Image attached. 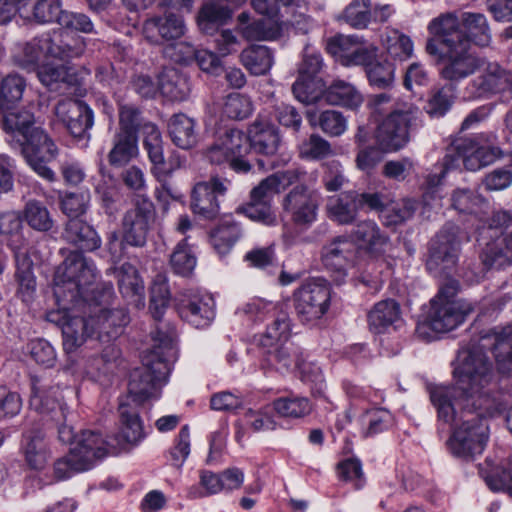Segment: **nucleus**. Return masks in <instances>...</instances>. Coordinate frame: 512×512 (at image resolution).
<instances>
[{
  "mask_svg": "<svg viewBox=\"0 0 512 512\" xmlns=\"http://www.w3.org/2000/svg\"><path fill=\"white\" fill-rule=\"evenodd\" d=\"M455 385L435 386L430 391L438 417L454 430L447 445L459 458L482 454L488 438L487 418L500 409L492 391L491 368L485 358L462 353L453 370Z\"/></svg>",
  "mask_w": 512,
  "mask_h": 512,
  "instance_id": "f257e3e1",
  "label": "nucleus"
},
{
  "mask_svg": "<svg viewBox=\"0 0 512 512\" xmlns=\"http://www.w3.org/2000/svg\"><path fill=\"white\" fill-rule=\"evenodd\" d=\"M98 272L94 262L77 251L70 252L54 276V295L63 306L76 305L80 300L89 303L88 318L64 314L61 329L63 348L74 352L88 337L97 334L99 340L116 337L129 319L124 309L108 310L97 303L94 293L97 288Z\"/></svg>",
  "mask_w": 512,
  "mask_h": 512,
  "instance_id": "f03ea898",
  "label": "nucleus"
},
{
  "mask_svg": "<svg viewBox=\"0 0 512 512\" xmlns=\"http://www.w3.org/2000/svg\"><path fill=\"white\" fill-rule=\"evenodd\" d=\"M3 113V129L20 148L28 165L43 179L55 180V173L47 163L55 159L58 149L40 128L35 126L34 115L28 110Z\"/></svg>",
  "mask_w": 512,
  "mask_h": 512,
  "instance_id": "7ed1b4c3",
  "label": "nucleus"
},
{
  "mask_svg": "<svg viewBox=\"0 0 512 512\" xmlns=\"http://www.w3.org/2000/svg\"><path fill=\"white\" fill-rule=\"evenodd\" d=\"M160 344L146 352L142 364L135 368L130 375L128 394L120 401H129L132 405L141 406L145 402L160 397L161 388L166 384L170 373V359L174 357V345L171 335L160 336Z\"/></svg>",
  "mask_w": 512,
  "mask_h": 512,
  "instance_id": "20e7f679",
  "label": "nucleus"
},
{
  "mask_svg": "<svg viewBox=\"0 0 512 512\" xmlns=\"http://www.w3.org/2000/svg\"><path fill=\"white\" fill-rule=\"evenodd\" d=\"M459 283L449 279L441 285L437 295L430 301L426 323L437 333H446L464 322L465 317L473 311L471 304L457 298Z\"/></svg>",
  "mask_w": 512,
  "mask_h": 512,
  "instance_id": "39448f33",
  "label": "nucleus"
},
{
  "mask_svg": "<svg viewBox=\"0 0 512 512\" xmlns=\"http://www.w3.org/2000/svg\"><path fill=\"white\" fill-rule=\"evenodd\" d=\"M107 441L94 431H83L73 443L69 453L54 463V474L58 480L72 477L91 469L97 460L108 454Z\"/></svg>",
  "mask_w": 512,
  "mask_h": 512,
  "instance_id": "423d86ee",
  "label": "nucleus"
},
{
  "mask_svg": "<svg viewBox=\"0 0 512 512\" xmlns=\"http://www.w3.org/2000/svg\"><path fill=\"white\" fill-rule=\"evenodd\" d=\"M502 156L499 147L482 143L480 139H461L453 143L451 149L444 157L445 170L440 175H429L427 182L433 187L440 183L446 170L458 166L456 163L461 160L464 167L469 171H477L495 162Z\"/></svg>",
  "mask_w": 512,
  "mask_h": 512,
  "instance_id": "0eeeda50",
  "label": "nucleus"
},
{
  "mask_svg": "<svg viewBox=\"0 0 512 512\" xmlns=\"http://www.w3.org/2000/svg\"><path fill=\"white\" fill-rule=\"evenodd\" d=\"M477 72L478 75L465 87V95L468 99L490 98L507 90L512 93V71L503 68L497 62L481 58V65ZM505 125L512 133V110L506 115Z\"/></svg>",
  "mask_w": 512,
  "mask_h": 512,
  "instance_id": "6e6552de",
  "label": "nucleus"
},
{
  "mask_svg": "<svg viewBox=\"0 0 512 512\" xmlns=\"http://www.w3.org/2000/svg\"><path fill=\"white\" fill-rule=\"evenodd\" d=\"M484 349L492 350L499 372L503 374L512 373V325L493 329L490 333L481 336L477 343H471L467 347L460 349L454 368L458 365L462 353L481 355L488 362L493 378V366L486 356Z\"/></svg>",
  "mask_w": 512,
  "mask_h": 512,
  "instance_id": "1a4fd4ad",
  "label": "nucleus"
},
{
  "mask_svg": "<svg viewBox=\"0 0 512 512\" xmlns=\"http://www.w3.org/2000/svg\"><path fill=\"white\" fill-rule=\"evenodd\" d=\"M295 311L303 323L320 319L328 310L330 289L322 279L304 282L293 294Z\"/></svg>",
  "mask_w": 512,
  "mask_h": 512,
  "instance_id": "9d476101",
  "label": "nucleus"
},
{
  "mask_svg": "<svg viewBox=\"0 0 512 512\" xmlns=\"http://www.w3.org/2000/svg\"><path fill=\"white\" fill-rule=\"evenodd\" d=\"M459 228L445 225L430 245L427 269L435 276L447 274L458 262L460 251Z\"/></svg>",
  "mask_w": 512,
  "mask_h": 512,
  "instance_id": "9b49d317",
  "label": "nucleus"
},
{
  "mask_svg": "<svg viewBox=\"0 0 512 512\" xmlns=\"http://www.w3.org/2000/svg\"><path fill=\"white\" fill-rule=\"evenodd\" d=\"M427 29L432 37L427 40L426 51L432 56L469 41L461 28V18L458 19L453 13L432 19Z\"/></svg>",
  "mask_w": 512,
  "mask_h": 512,
  "instance_id": "f8f14e48",
  "label": "nucleus"
},
{
  "mask_svg": "<svg viewBox=\"0 0 512 512\" xmlns=\"http://www.w3.org/2000/svg\"><path fill=\"white\" fill-rule=\"evenodd\" d=\"M412 111H395L386 116L375 131L376 145L382 152H395L409 141Z\"/></svg>",
  "mask_w": 512,
  "mask_h": 512,
  "instance_id": "ddd939ff",
  "label": "nucleus"
},
{
  "mask_svg": "<svg viewBox=\"0 0 512 512\" xmlns=\"http://www.w3.org/2000/svg\"><path fill=\"white\" fill-rule=\"evenodd\" d=\"M153 222L152 202L146 199L138 201L122 218V244L132 247L145 246Z\"/></svg>",
  "mask_w": 512,
  "mask_h": 512,
  "instance_id": "4468645a",
  "label": "nucleus"
},
{
  "mask_svg": "<svg viewBox=\"0 0 512 512\" xmlns=\"http://www.w3.org/2000/svg\"><path fill=\"white\" fill-rule=\"evenodd\" d=\"M319 199L317 191H311L305 186H296L282 200L283 214L295 225L308 227L317 218Z\"/></svg>",
  "mask_w": 512,
  "mask_h": 512,
  "instance_id": "2eb2a0df",
  "label": "nucleus"
},
{
  "mask_svg": "<svg viewBox=\"0 0 512 512\" xmlns=\"http://www.w3.org/2000/svg\"><path fill=\"white\" fill-rule=\"evenodd\" d=\"M439 57L443 60L440 75L451 82L461 81L474 74L481 65V58L470 52L469 41L456 47L442 50Z\"/></svg>",
  "mask_w": 512,
  "mask_h": 512,
  "instance_id": "dca6fc26",
  "label": "nucleus"
},
{
  "mask_svg": "<svg viewBox=\"0 0 512 512\" xmlns=\"http://www.w3.org/2000/svg\"><path fill=\"white\" fill-rule=\"evenodd\" d=\"M326 51L344 66L368 63L378 52L374 45L365 46L358 37L336 35L326 42Z\"/></svg>",
  "mask_w": 512,
  "mask_h": 512,
  "instance_id": "f3484780",
  "label": "nucleus"
},
{
  "mask_svg": "<svg viewBox=\"0 0 512 512\" xmlns=\"http://www.w3.org/2000/svg\"><path fill=\"white\" fill-rule=\"evenodd\" d=\"M177 305L181 318L196 328L208 327L215 318V302L208 293L185 292Z\"/></svg>",
  "mask_w": 512,
  "mask_h": 512,
  "instance_id": "a211bd4d",
  "label": "nucleus"
},
{
  "mask_svg": "<svg viewBox=\"0 0 512 512\" xmlns=\"http://www.w3.org/2000/svg\"><path fill=\"white\" fill-rule=\"evenodd\" d=\"M54 114L73 137L89 138L88 131L93 126L94 117L92 110L85 103L72 99L60 101L54 109Z\"/></svg>",
  "mask_w": 512,
  "mask_h": 512,
  "instance_id": "6ab92c4d",
  "label": "nucleus"
},
{
  "mask_svg": "<svg viewBox=\"0 0 512 512\" xmlns=\"http://www.w3.org/2000/svg\"><path fill=\"white\" fill-rule=\"evenodd\" d=\"M226 191V182L217 177L197 183L191 196L192 211L204 219L215 218L220 210L219 197L224 196Z\"/></svg>",
  "mask_w": 512,
  "mask_h": 512,
  "instance_id": "aec40b11",
  "label": "nucleus"
},
{
  "mask_svg": "<svg viewBox=\"0 0 512 512\" xmlns=\"http://www.w3.org/2000/svg\"><path fill=\"white\" fill-rule=\"evenodd\" d=\"M142 135L144 149L153 165V172L157 177L168 176L173 170L182 166L183 161L179 156L171 158L169 160V167L166 166L162 135L154 123H144Z\"/></svg>",
  "mask_w": 512,
  "mask_h": 512,
  "instance_id": "412c9836",
  "label": "nucleus"
},
{
  "mask_svg": "<svg viewBox=\"0 0 512 512\" xmlns=\"http://www.w3.org/2000/svg\"><path fill=\"white\" fill-rule=\"evenodd\" d=\"M250 151L264 156L277 153L281 137L276 126L265 116L259 115L248 127Z\"/></svg>",
  "mask_w": 512,
  "mask_h": 512,
  "instance_id": "4be33fe9",
  "label": "nucleus"
},
{
  "mask_svg": "<svg viewBox=\"0 0 512 512\" xmlns=\"http://www.w3.org/2000/svg\"><path fill=\"white\" fill-rule=\"evenodd\" d=\"M42 45L50 57L71 60L83 55L86 43L83 37L67 30H57L42 35Z\"/></svg>",
  "mask_w": 512,
  "mask_h": 512,
  "instance_id": "5701e85b",
  "label": "nucleus"
},
{
  "mask_svg": "<svg viewBox=\"0 0 512 512\" xmlns=\"http://www.w3.org/2000/svg\"><path fill=\"white\" fill-rule=\"evenodd\" d=\"M185 31L186 25L183 18L174 13L151 17L143 24V34L151 43L179 39Z\"/></svg>",
  "mask_w": 512,
  "mask_h": 512,
  "instance_id": "b1692460",
  "label": "nucleus"
},
{
  "mask_svg": "<svg viewBox=\"0 0 512 512\" xmlns=\"http://www.w3.org/2000/svg\"><path fill=\"white\" fill-rule=\"evenodd\" d=\"M350 236L354 247L372 255L384 253L390 241L388 234L370 219L356 223Z\"/></svg>",
  "mask_w": 512,
  "mask_h": 512,
  "instance_id": "393cba45",
  "label": "nucleus"
},
{
  "mask_svg": "<svg viewBox=\"0 0 512 512\" xmlns=\"http://www.w3.org/2000/svg\"><path fill=\"white\" fill-rule=\"evenodd\" d=\"M58 394V389L51 388L37 377L32 378L31 408L39 413L50 415L57 422L65 421L67 413V408L57 398Z\"/></svg>",
  "mask_w": 512,
  "mask_h": 512,
  "instance_id": "a878e982",
  "label": "nucleus"
},
{
  "mask_svg": "<svg viewBox=\"0 0 512 512\" xmlns=\"http://www.w3.org/2000/svg\"><path fill=\"white\" fill-rule=\"evenodd\" d=\"M119 445L124 448L125 445L136 446L144 438V428L139 416V406L132 405L129 401H119Z\"/></svg>",
  "mask_w": 512,
  "mask_h": 512,
  "instance_id": "bb28decb",
  "label": "nucleus"
},
{
  "mask_svg": "<svg viewBox=\"0 0 512 512\" xmlns=\"http://www.w3.org/2000/svg\"><path fill=\"white\" fill-rule=\"evenodd\" d=\"M354 256V244L343 236L333 239L322 251L324 265L341 277L345 276V271L352 263Z\"/></svg>",
  "mask_w": 512,
  "mask_h": 512,
  "instance_id": "cd10ccee",
  "label": "nucleus"
},
{
  "mask_svg": "<svg viewBox=\"0 0 512 512\" xmlns=\"http://www.w3.org/2000/svg\"><path fill=\"white\" fill-rule=\"evenodd\" d=\"M219 138L231 157V169L237 173H248L252 166L245 158L250 152L247 134L239 129H230Z\"/></svg>",
  "mask_w": 512,
  "mask_h": 512,
  "instance_id": "c85d7f7f",
  "label": "nucleus"
},
{
  "mask_svg": "<svg viewBox=\"0 0 512 512\" xmlns=\"http://www.w3.org/2000/svg\"><path fill=\"white\" fill-rule=\"evenodd\" d=\"M62 237L66 242L88 252L97 250L102 243L95 229L80 219H69Z\"/></svg>",
  "mask_w": 512,
  "mask_h": 512,
  "instance_id": "c756f323",
  "label": "nucleus"
},
{
  "mask_svg": "<svg viewBox=\"0 0 512 512\" xmlns=\"http://www.w3.org/2000/svg\"><path fill=\"white\" fill-rule=\"evenodd\" d=\"M264 349H266L265 361L282 373L297 369L302 360L299 348L288 341L264 347Z\"/></svg>",
  "mask_w": 512,
  "mask_h": 512,
  "instance_id": "7c9ffc66",
  "label": "nucleus"
},
{
  "mask_svg": "<svg viewBox=\"0 0 512 512\" xmlns=\"http://www.w3.org/2000/svg\"><path fill=\"white\" fill-rule=\"evenodd\" d=\"M400 321V307L395 300L380 301L368 313L369 328L374 333H384Z\"/></svg>",
  "mask_w": 512,
  "mask_h": 512,
  "instance_id": "2f4dec72",
  "label": "nucleus"
},
{
  "mask_svg": "<svg viewBox=\"0 0 512 512\" xmlns=\"http://www.w3.org/2000/svg\"><path fill=\"white\" fill-rule=\"evenodd\" d=\"M461 28L471 42L480 47H487L491 43V30L484 14L477 12H464L461 15Z\"/></svg>",
  "mask_w": 512,
  "mask_h": 512,
  "instance_id": "473e14b6",
  "label": "nucleus"
},
{
  "mask_svg": "<svg viewBox=\"0 0 512 512\" xmlns=\"http://www.w3.org/2000/svg\"><path fill=\"white\" fill-rule=\"evenodd\" d=\"M168 132L173 143L182 149H189L197 143L195 120L186 114H174L169 120Z\"/></svg>",
  "mask_w": 512,
  "mask_h": 512,
  "instance_id": "72a5a7b5",
  "label": "nucleus"
},
{
  "mask_svg": "<svg viewBox=\"0 0 512 512\" xmlns=\"http://www.w3.org/2000/svg\"><path fill=\"white\" fill-rule=\"evenodd\" d=\"M359 210L356 202V192L349 191L338 196L331 197L327 204V212L330 219L339 224L353 222Z\"/></svg>",
  "mask_w": 512,
  "mask_h": 512,
  "instance_id": "f704fd0d",
  "label": "nucleus"
},
{
  "mask_svg": "<svg viewBox=\"0 0 512 512\" xmlns=\"http://www.w3.org/2000/svg\"><path fill=\"white\" fill-rule=\"evenodd\" d=\"M325 101L330 105L356 109L363 103V96L351 83L335 80L325 91Z\"/></svg>",
  "mask_w": 512,
  "mask_h": 512,
  "instance_id": "c9c22d12",
  "label": "nucleus"
},
{
  "mask_svg": "<svg viewBox=\"0 0 512 512\" xmlns=\"http://www.w3.org/2000/svg\"><path fill=\"white\" fill-rule=\"evenodd\" d=\"M159 90L173 101H182L190 93L188 79L176 69H167L159 77Z\"/></svg>",
  "mask_w": 512,
  "mask_h": 512,
  "instance_id": "e433bc0d",
  "label": "nucleus"
},
{
  "mask_svg": "<svg viewBox=\"0 0 512 512\" xmlns=\"http://www.w3.org/2000/svg\"><path fill=\"white\" fill-rule=\"evenodd\" d=\"M241 62L253 75H264L271 69L274 58L267 46H251L242 51Z\"/></svg>",
  "mask_w": 512,
  "mask_h": 512,
  "instance_id": "4c0bfd02",
  "label": "nucleus"
},
{
  "mask_svg": "<svg viewBox=\"0 0 512 512\" xmlns=\"http://www.w3.org/2000/svg\"><path fill=\"white\" fill-rule=\"evenodd\" d=\"M231 17L232 11L228 7L210 2L201 7L197 23L202 32L213 34L218 27L226 24Z\"/></svg>",
  "mask_w": 512,
  "mask_h": 512,
  "instance_id": "58836bf2",
  "label": "nucleus"
},
{
  "mask_svg": "<svg viewBox=\"0 0 512 512\" xmlns=\"http://www.w3.org/2000/svg\"><path fill=\"white\" fill-rule=\"evenodd\" d=\"M272 318V322L267 326L266 331L260 338V345L263 348L286 342L291 335V321L285 311L282 309L278 310Z\"/></svg>",
  "mask_w": 512,
  "mask_h": 512,
  "instance_id": "ea45409f",
  "label": "nucleus"
},
{
  "mask_svg": "<svg viewBox=\"0 0 512 512\" xmlns=\"http://www.w3.org/2000/svg\"><path fill=\"white\" fill-rule=\"evenodd\" d=\"M326 83L322 77L299 75L292 86V92L302 103L312 104L321 97L325 99Z\"/></svg>",
  "mask_w": 512,
  "mask_h": 512,
  "instance_id": "a19ab883",
  "label": "nucleus"
},
{
  "mask_svg": "<svg viewBox=\"0 0 512 512\" xmlns=\"http://www.w3.org/2000/svg\"><path fill=\"white\" fill-rule=\"evenodd\" d=\"M382 45L386 52L395 60L405 61L413 55V42L402 32L390 29L382 37Z\"/></svg>",
  "mask_w": 512,
  "mask_h": 512,
  "instance_id": "79ce46f5",
  "label": "nucleus"
},
{
  "mask_svg": "<svg viewBox=\"0 0 512 512\" xmlns=\"http://www.w3.org/2000/svg\"><path fill=\"white\" fill-rule=\"evenodd\" d=\"M138 153L137 136L118 132L114 146L109 153V162L113 166H123Z\"/></svg>",
  "mask_w": 512,
  "mask_h": 512,
  "instance_id": "37998d69",
  "label": "nucleus"
},
{
  "mask_svg": "<svg viewBox=\"0 0 512 512\" xmlns=\"http://www.w3.org/2000/svg\"><path fill=\"white\" fill-rule=\"evenodd\" d=\"M273 409L280 417L297 419L308 415L312 406L308 398L290 395L274 400Z\"/></svg>",
  "mask_w": 512,
  "mask_h": 512,
  "instance_id": "c03bdc74",
  "label": "nucleus"
},
{
  "mask_svg": "<svg viewBox=\"0 0 512 512\" xmlns=\"http://www.w3.org/2000/svg\"><path fill=\"white\" fill-rule=\"evenodd\" d=\"M378 52L368 63H361L365 67L366 75L371 85L378 88L390 87L395 79V68L388 61H377Z\"/></svg>",
  "mask_w": 512,
  "mask_h": 512,
  "instance_id": "a18cd8bd",
  "label": "nucleus"
},
{
  "mask_svg": "<svg viewBox=\"0 0 512 512\" xmlns=\"http://www.w3.org/2000/svg\"><path fill=\"white\" fill-rule=\"evenodd\" d=\"M70 68L64 64L45 62L37 68L40 82L50 90H57L61 84L72 82L73 75Z\"/></svg>",
  "mask_w": 512,
  "mask_h": 512,
  "instance_id": "49530a36",
  "label": "nucleus"
},
{
  "mask_svg": "<svg viewBox=\"0 0 512 512\" xmlns=\"http://www.w3.org/2000/svg\"><path fill=\"white\" fill-rule=\"evenodd\" d=\"M340 19L355 29H365L372 21L371 0H352L343 10Z\"/></svg>",
  "mask_w": 512,
  "mask_h": 512,
  "instance_id": "de8ad7c7",
  "label": "nucleus"
},
{
  "mask_svg": "<svg viewBox=\"0 0 512 512\" xmlns=\"http://www.w3.org/2000/svg\"><path fill=\"white\" fill-rule=\"evenodd\" d=\"M485 269L501 270L512 265V252L502 240L487 244L480 255Z\"/></svg>",
  "mask_w": 512,
  "mask_h": 512,
  "instance_id": "09e8293b",
  "label": "nucleus"
},
{
  "mask_svg": "<svg viewBox=\"0 0 512 512\" xmlns=\"http://www.w3.org/2000/svg\"><path fill=\"white\" fill-rule=\"evenodd\" d=\"M454 97V87L451 84L435 88L431 91L424 109L431 117H442L451 108Z\"/></svg>",
  "mask_w": 512,
  "mask_h": 512,
  "instance_id": "8fccbe9b",
  "label": "nucleus"
},
{
  "mask_svg": "<svg viewBox=\"0 0 512 512\" xmlns=\"http://www.w3.org/2000/svg\"><path fill=\"white\" fill-rule=\"evenodd\" d=\"M29 15L39 23H49L59 20L62 9L59 0H24Z\"/></svg>",
  "mask_w": 512,
  "mask_h": 512,
  "instance_id": "3c124183",
  "label": "nucleus"
},
{
  "mask_svg": "<svg viewBox=\"0 0 512 512\" xmlns=\"http://www.w3.org/2000/svg\"><path fill=\"white\" fill-rule=\"evenodd\" d=\"M25 81L19 75H8L0 86V111L11 110L13 105L21 100Z\"/></svg>",
  "mask_w": 512,
  "mask_h": 512,
  "instance_id": "603ef678",
  "label": "nucleus"
},
{
  "mask_svg": "<svg viewBox=\"0 0 512 512\" xmlns=\"http://www.w3.org/2000/svg\"><path fill=\"white\" fill-rule=\"evenodd\" d=\"M120 356V350L115 345L107 346L101 356H87L83 362L85 373L92 378H99L108 371V365L113 363Z\"/></svg>",
  "mask_w": 512,
  "mask_h": 512,
  "instance_id": "864d4df0",
  "label": "nucleus"
},
{
  "mask_svg": "<svg viewBox=\"0 0 512 512\" xmlns=\"http://www.w3.org/2000/svg\"><path fill=\"white\" fill-rule=\"evenodd\" d=\"M118 286L123 296L135 297V302L140 300L144 291V285L138 271L131 264L122 265L118 271Z\"/></svg>",
  "mask_w": 512,
  "mask_h": 512,
  "instance_id": "5fc2aeb1",
  "label": "nucleus"
},
{
  "mask_svg": "<svg viewBox=\"0 0 512 512\" xmlns=\"http://www.w3.org/2000/svg\"><path fill=\"white\" fill-rule=\"evenodd\" d=\"M170 300V291L167 279L162 274H157L151 286L150 311L155 320H161Z\"/></svg>",
  "mask_w": 512,
  "mask_h": 512,
  "instance_id": "6e6d98bb",
  "label": "nucleus"
},
{
  "mask_svg": "<svg viewBox=\"0 0 512 512\" xmlns=\"http://www.w3.org/2000/svg\"><path fill=\"white\" fill-rule=\"evenodd\" d=\"M24 218L27 224L37 231H49L54 225L50 212L46 206L38 201H29L26 204Z\"/></svg>",
  "mask_w": 512,
  "mask_h": 512,
  "instance_id": "4d7b16f0",
  "label": "nucleus"
},
{
  "mask_svg": "<svg viewBox=\"0 0 512 512\" xmlns=\"http://www.w3.org/2000/svg\"><path fill=\"white\" fill-rule=\"evenodd\" d=\"M417 207V202L412 199H402L387 205L384 213L386 224L388 226H396L404 223L414 216Z\"/></svg>",
  "mask_w": 512,
  "mask_h": 512,
  "instance_id": "13d9d810",
  "label": "nucleus"
},
{
  "mask_svg": "<svg viewBox=\"0 0 512 512\" xmlns=\"http://www.w3.org/2000/svg\"><path fill=\"white\" fill-rule=\"evenodd\" d=\"M452 207L460 213H476L485 199L468 188H457L451 195Z\"/></svg>",
  "mask_w": 512,
  "mask_h": 512,
  "instance_id": "bf43d9fd",
  "label": "nucleus"
},
{
  "mask_svg": "<svg viewBox=\"0 0 512 512\" xmlns=\"http://www.w3.org/2000/svg\"><path fill=\"white\" fill-rule=\"evenodd\" d=\"M25 457L29 466L33 469H41L45 465L47 450L42 433L37 432L27 436Z\"/></svg>",
  "mask_w": 512,
  "mask_h": 512,
  "instance_id": "052dcab7",
  "label": "nucleus"
},
{
  "mask_svg": "<svg viewBox=\"0 0 512 512\" xmlns=\"http://www.w3.org/2000/svg\"><path fill=\"white\" fill-rule=\"evenodd\" d=\"M241 236V229L235 223H223L212 234V244L219 254L227 253Z\"/></svg>",
  "mask_w": 512,
  "mask_h": 512,
  "instance_id": "680f3d73",
  "label": "nucleus"
},
{
  "mask_svg": "<svg viewBox=\"0 0 512 512\" xmlns=\"http://www.w3.org/2000/svg\"><path fill=\"white\" fill-rule=\"evenodd\" d=\"M302 158L320 160L332 154L330 143L317 134H312L299 146Z\"/></svg>",
  "mask_w": 512,
  "mask_h": 512,
  "instance_id": "e2e57ef3",
  "label": "nucleus"
},
{
  "mask_svg": "<svg viewBox=\"0 0 512 512\" xmlns=\"http://www.w3.org/2000/svg\"><path fill=\"white\" fill-rule=\"evenodd\" d=\"M89 202V191L71 192L61 199V209L70 219H79L87 211Z\"/></svg>",
  "mask_w": 512,
  "mask_h": 512,
  "instance_id": "0e129e2a",
  "label": "nucleus"
},
{
  "mask_svg": "<svg viewBox=\"0 0 512 512\" xmlns=\"http://www.w3.org/2000/svg\"><path fill=\"white\" fill-rule=\"evenodd\" d=\"M143 119L141 111L133 104H122L119 107V132L136 135L137 130L141 127L143 130Z\"/></svg>",
  "mask_w": 512,
  "mask_h": 512,
  "instance_id": "69168bd1",
  "label": "nucleus"
},
{
  "mask_svg": "<svg viewBox=\"0 0 512 512\" xmlns=\"http://www.w3.org/2000/svg\"><path fill=\"white\" fill-rule=\"evenodd\" d=\"M367 429L364 435L373 436L389 429L394 422L392 414L384 408H376L367 411L365 415Z\"/></svg>",
  "mask_w": 512,
  "mask_h": 512,
  "instance_id": "338daca9",
  "label": "nucleus"
},
{
  "mask_svg": "<svg viewBox=\"0 0 512 512\" xmlns=\"http://www.w3.org/2000/svg\"><path fill=\"white\" fill-rule=\"evenodd\" d=\"M280 309L279 305L272 301L253 298L243 306L242 311L255 321H264L270 317L272 318Z\"/></svg>",
  "mask_w": 512,
  "mask_h": 512,
  "instance_id": "774afa93",
  "label": "nucleus"
}]
</instances>
